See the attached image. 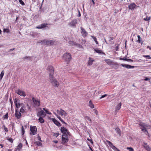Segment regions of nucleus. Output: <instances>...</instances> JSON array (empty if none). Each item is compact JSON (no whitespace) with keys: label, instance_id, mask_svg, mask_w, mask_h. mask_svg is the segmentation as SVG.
Masks as SVG:
<instances>
[{"label":"nucleus","instance_id":"4d7b16f0","mask_svg":"<svg viewBox=\"0 0 151 151\" xmlns=\"http://www.w3.org/2000/svg\"><path fill=\"white\" fill-rule=\"evenodd\" d=\"M59 134H60L59 133H54V135L56 136V137H57Z\"/></svg>","mask_w":151,"mask_h":151},{"label":"nucleus","instance_id":"2f4dec72","mask_svg":"<svg viewBox=\"0 0 151 151\" xmlns=\"http://www.w3.org/2000/svg\"><path fill=\"white\" fill-rule=\"evenodd\" d=\"M4 70H3L1 71V73L0 74V80H1L2 79L4 75Z\"/></svg>","mask_w":151,"mask_h":151},{"label":"nucleus","instance_id":"e2e57ef3","mask_svg":"<svg viewBox=\"0 0 151 151\" xmlns=\"http://www.w3.org/2000/svg\"><path fill=\"white\" fill-rule=\"evenodd\" d=\"M22 135H23L24 134V133L25 132L24 130H22Z\"/></svg>","mask_w":151,"mask_h":151},{"label":"nucleus","instance_id":"603ef678","mask_svg":"<svg viewBox=\"0 0 151 151\" xmlns=\"http://www.w3.org/2000/svg\"><path fill=\"white\" fill-rule=\"evenodd\" d=\"M107 96V94H104V95H103L101 96V97H100V99H101L102 98H104L106 97V96Z\"/></svg>","mask_w":151,"mask_h":151},{"label":"nucleus","instance_id":"393cba45","mask_svg":"<svg viewBox=\"0 0 151 151\" xmlns=\"http://www.w3.org/2000/svg\"><path fill=\"white\" fill-rule=\"evenodd\" d=\"M144 147H145V149L148 151H150L151 149L149 146L147 145V143H144Z\"/></svg>","mask_w":151,"mask_h":151},{"label":"nucleus","instance_id":"c756f323","mask_svg":"<svg viewBox=\"0 0 151 151\" xmlns=\"http://www.w3.org/2000/svg\"><path fill=\"white\" fill-rule=\"evenodd\" d=\"M22 144L21 143H19L17 146V150H20L22 148Z\"/></svg>","mask_w":151,"mask_h":151},{"label":"nucleus","instance_id":"052dcab7","mask_svg":"<svg viewBox=\"0 0 151 151\" xmlns=\"http://www.w3.org/2000/svg\"><path fill=\"white\" fill-rule=\"evenodd\" d=\"M126 58H120V60H123L124 61H126Z\"/></svg>","mask_w":151,"mask_h":151},{"label":"nucleus","instance_id":"79ce46f5","mask_svg":"<svg viewBox=\"0 0 151 151\" xmlns=\"http://www.w3.org/2000/svg\"><path fill=\"white\" fill-rule=\"evenodd\" d=\"M3 127L4 128V130L6 132H7L8 131V129L4 125H3Z\"/></svg>","mask_w":151,"mask_h":151},{"label":"nucleus","instance_id":"412c9836","mask_svg":"<svg viewBox=\"0 0 151 151\" xmlns=\"http://www.w3.org/2000/svg\"><path fill=\"white\" fill-rule=\"evenodd\" d=\"M94 61V60L90 57L89 58V60L88 61V65L89 66L91 65L92 64L93 62Z\"/></svg>","mask_w":151,"mask_h":151},{"label":"nucleus","instance_id":"f257e3e1","mask_svg":"<svg viewBox=\"0 0 151 151\" xmlns=\"http://www.w3.org/2000/svg\"><path fill=\"white\" fill-rule=\"evenodd\" d=\"M139 125L141 127L140 128L142 130L143 132H146L147 133H148L146 129H149L151 128V126L150 125L147 124L142 122H140Z\"/></svg>","mask_w":151,"mask_h":151},{"label":"nucleus","instance_id":"ddd939ff","mask_svg":"<svg viewBox=\"0 0 151 151\" xmlns=\"http://www.w3.org/2000/svg\"><path fill=\"white\" fill-rule=\"evenodd\" d=\"M32 100L34 104L37 106H39L40 105V101L38 99H35L34 98H32Z\"/></svg>","mask_w":151,"mask_h":151},{"label":"nucleus","instance_id":"49530a36","mask_svg":"<svg viewBox=\"0 0 151 151\" xmlns=\"http://www.w3.org/2000/svg\"><path fill=\"white\" fill-rule=\"evenodd\" d=\"M125 61H127V62H133V60H131V59H130L126 58V60Z\"/></svg>","mask_w":151,"mask_h":151},{"label":"nucleus","instance_id":"a19ab883","mask_svg":"<svg viewBox=\"0 0 151 151\" xmlns=\"http://www.w3.org/2000/svg\"><path fill=\"white\" fill-rule=\"evenodd\" d=\"M17 107H16L17 108H18L21 106H22V105H23V104L22 103L20 104L19 103H17Z\"/></svg>","mask_w":151,"mask_h":151},{"label":"nucleus","instance_id":"f3484780","mask_svg":"<svg viewBox=\"0 0 151 151\" xmlns=\"http://www.w3.org/2000/svg\"><path fill=\"white\" fill-rule=\"evenodd\" d=\"M47 25L48 24H47L43 23L37 27L36 28L37 29L43 28L46 27Z\"/></svg>","mask_w":151,"mask_h":151},{"label":"nucleus","instance_id":"774afa93","mask_svg":"<svg viewBox=\"0 0 151 151\" xmlns=\"http://www.w3.org/2000/svg\"><path fill=\"white\" fill-rule=\"evenodd\" d=\"M118 49V46H117L116 47V50H117Z\"/></svg>","mask_w":151,"mask_h":151},{"label":"nucleus","instance_id":"0eeeda50","mask_svg":"<svg viewBox=\"0 0 151 151\" xmlns=\"http://www.w3.org/2000/svg\"><path fill=\"white\" fill-rule=\"evenodd\" d=\"M30 131L31 132L33 135H35L37 133V129L36 126H30Z\"/></svg>","mask_w":151,"mask_h":151},{"label":"nucleus","instance_id":"20e7f679","mask_svg":"<svg viewBox=\"0 0 151 151\" xmlns=\"http://www.w3.org/2000/svg\"><path fill=\"white\" fill-rule=\"evenodd\" d=\"M57 113L62 116L63 118L65 119L67 115V113L65 111L61 109L60 110H57Z\"/></svg>","mask_w":151,"mask_h":151},{"label":"nucleus","instance_id":"2eb2a0df","mask_svg":"<svg viewBox=\"0 0 151 151\" xmlns=\"http://www.w3.org/2000/svg\"><path fill=\"white\" fill-rule=\"evenodd\" d=\"M121 65L122 67H125L127 69L133 68H134L135 66H132L130 65L127 64H121Z\"/></svg>","mask_w":151,"mask_h":151},{"label":"nucleus","instance_id":"6e6552de","mask_svg":"<svg viewBox=\"0 0 151 151\" xmlns=\"http://www.w3.org/2000/svg\"><path fill=\"white\" fill-rule=\"evenodd\" d=\"M15 93L20 95V96L24 97L26 96V94L25 93L24 91L18 90L15 91Z\"/></svg>","mask_w":151,"mask_h":151},{"label":"nucleus","instance_id":"37998d69","mask_svg":"<svg viewBox=\"0 0 151 151\" xmlns=\"http://www.w3.org/2000/svg\"><path fill=\"white\" fill-rule=\"evenodd\" d=\"M127 150H129V151H134V149L131 147H127Z\"/></svg>","mask_w":151,"mask_h":151},{"label":"nucleus","instance_id":"c03bdc74","mask_svg":"<svg viewBox=\"0 0 151 151\" xmlns=\"http://www.w3.org/2000/svg\"><path fill=\"white\" fill-rule=\"evenodd\" d=\"M143 57H145L147 59H151V57L150 56L147 55H143Z\"/></svg>","mask_w":151,"mask_h":151},{"label":"nucleus","instance_id":"3c124183","mask_svg":"<svg viewBox=\"0 0 151 151\" xmlns=\"http://www.w3.org/2000/svg\"><path fill=\"white\" fill-rule=\"evenodd\" d=\"M113 65H114L115 66V67H118V66H119L118 64L116 63L113 62Z\"/></svg>","mask_w":151,"mask_h":151},{"label":"nucleus","instance_id":"864d4df0","mask_svg":"<svg viewBox=\"0 0 151 151\" xmlns=\"http://www.w3.org/2000/svg\"><path fill=\"white\" fill-rule=\"evenodd\" d=\"M69 43L71 45H73L74 44V42L73 41H70L69 42Z\"/></svg>","mask_w":151,"mask_h":151},{"label":"nucleus","instance_id":"39448f33","mask_svg":"<svg viewBox=\"0 0 151 151\" xmlns=\"http://www.w3.org/2000/svg\"><path fill=\"white\" fill-rule=\"evenodd\" d=\"M77 23V20L76 19H73L68 24L71 27H75Z\"/></svg>","mask_w":151,"mask_h":151},{"label":"nucleus","instance_id":"7ed1b4c3","mask_svg":"<svg viewBox=\"0 0 151 151\" xmlns=\"http://www.w3.org/2000/svg\"><path fill=\"white\" fill-rule=\"evenodd\" d=\"M41 42L43 45H49L53 44L54 41L51 40H44L42 41Z\"/></svg>","mask_w":151,"mask_h":151},{"label":"nucleus","instance_id":"aec40b11","mask_svg":"<svg viewBox=\"0 0 151 151\" xmlns=\"http://www.w3.org/2000/svg\"><path fill=\"white\" fill-rule=\"evenodd\" d=\"M105 61L109 65H111L113 64V62L110 59H105Z\"/></svg>","mask_w":151,"mask_h":151},{"label":"nucleus","instance_id":"680f3d73","mask_svg":"<svg viewBox=\"0 0 151 151\" xmlns=\"http://www.w3.org/2000/svg\"><path fill=\"white\" fill-rule=\"evenodd\" d=\"M9 100H10V102L11 103V105L12 106V104H13V102H12V99H10Z\"/></svg>","mask_w":151,"mask_h":151},{"label":"nucleus","instance_id":"bb28decb","mask_svg":"<svg viewBox=\"0 0 151 151\" xmlns=\"http://www.w3.org/2000/svg\"><path fill=\"white\" fill-rule=\"evenodd\" d=\"M95 51L97 53H98L99 54H103L104 53L102 51V50H99L98 48H96L94 49Z\"/></svg>","mask_w":151,"mask_h":151},{"label":"nucleus","instance_id":"f704fd0d","mask_svg":"<svg viewBox=\"0 0 151 151\" xmlns=\"http://www.w3.org/2000/svg\"><path fill=\"white\" fill-rule=\"evenodd\" d=\"M91 37L93 38V40L95 41L96 43L97 44H98V42L97 41V39H96V38L94 36H91Z\"/></svg>","mask_w":151,"mask_h":151},{"label":"nucleus","instance_id":"ea45409f","mask_svg":"<svg viewBox=\"0 0 151 151\" xmlns=\"http://www.w3.org/2000/svg\"><path fill=\"white\" fill-rule=\"evenodd\" d=\"M138 37V40L137 41V42H138L139 43L141 41V37L139 35L137 36Z\"/></svg>","mask_w":151,"mask_h":151},{"label":"nucleus","instance_id":"5fc2aeb1","mask_svg":"<svg viewBox=\"0 0 151 151\" xmlns=\"http://www.w3.org/2000/svg\"><path fill=\"white\" fill-rule=\"evenodd\" d=\"M45 111L48 114H51V112H49V111H48L47 109H46L45 110Z\"/></svg>","mask_w":151,"mask_h":151},{"label":"nucleus","instance_id":"72a5a7b5","mask_svg":"<svg viewBox=\"0 0 151 151\" xmlns=\"http://www.w3.org/2000/svg\"><path fill=\"white\" fill-rule=\"evenodd\" d=\"M32 59V57L30 56H26L23 58V59H28L29 60H31Z\"/></svg>","mask_w":151,"mask_h":151},{"label":"nucleus","instance_id":"b1692460","mask_svg":"<svg viewBox=\"0 0 151 151\" xmlns=\"http://www.w3.org/2000/svg\"><path fill=\"white\" fill-rule=\"evenodd\" d=\"M54 114L57 117V118L59 119L61 121V122L63 123H64V124H66V123L64 122V120L62 119V118H61V117L60 116H59V115H57L55 113V112H54Z\"/></svg>","mask_w":151,"mask_h":151},{"label":"nucleus","instance_id":"f03ea898","mask_svg":"<svg viewBox=\"0 0 151 151\" xmlns=\"http://www.w3.org/2000/svg\"><path fill=\"white\" fill-rule=\"evenodd\" d=\"M63 59L67 64L69 63L72 59L71 56L69 53H65L63 56Z\"/></svg>","mask_w":151,"mask_h":151},{"label":"nucleus","instance_id":"09e8293b","mask_svg":"<svg viewBox=\"0 0 151 151\" xmlns=\"http://www.w3.org/2000/svg\"><path fill=\"white\" fill-rule=\"evenodd\" d=\"M150 19V17H147L146 18H144V19L146 21H149Z\"/></svg>","mask_w":151,"mask_h":151},{"label":"nucleus","instance_id":"9d476101","mask_svg":"<svg viewBox=\"0 0 151 151\" xmlns=\"http://www.w3.org/2000/svg\"><path fill=\"white\" fill-rule=\"evenodd\" d=\"M47 70H48L49 74H54V70L52 66L51 65H49L48 66Z\"/></svg>","mask_w":151,"mask_h":151},{"label":"nucleus","instance_id":"f8f14e48","mask_svg":"<svg viewBox=\"0 0 151 151\" xmlns=\"http://www.w3.org/2000/svg\"><path fill=\"white\" fill-rule=\"evenodd\" d=\"M14 115L18 119H19L22 116L21 112L18 109H16Z\"/></svg>","mask_w":151,"mask_h":151},{"label":"nucleus","instance_id":"13d9d810","mask_svg":"<svg viewBox=\"0 0 151 151\" xmlns=\"http://www.w3.org/2000/svg\"><path fill=\"white\" fill-rule=\"evenodd\" d=\"M22 108H23L24 109H25V110H26V106L24 105L23 104V105H22V107H21Z\"/></svg>","mask_w":151,"mask_h":151},{"label":"nucleus","instance_id":"9b49d317","mask_svg":"<svg viewBox=\"0 0 151 151\" xmlns=\"http://www.w3.org/2000/svg\"><path fill=\"white\" fill-rule=\"evenodd\" d=\"M81 33L83 37H86L88 35L87 32L82 27H81Z\"/></svg>","mask_w":151,"mask_h":151},{"label":"nucleus","instance_id":"1a4fd4ad","mask_svg":"<svg viewBox=\"0 0 151 151\" xmlns=\"http://www.w3.org/2000/svg\"><path fill=\"white\" fill-rule=\"evenodd\" d=\"M107 142H108V144L109 145V146L115 151H120V150L116 147L114 146L112 144L110 141H107Z\"/></svg>","mask_w":151,"mask_h":151},{"label":"nucleus","instance_id":"338daca9","mask_svg":"<svg viewBox=\"0 0 151 151\" xmlns=\"http://www.w3.org/2000/svg\"><path fill=\"white\" fill-rule=\"evenodd\" d=\"M147 48H148L149 49H150V50H151V47H150L149 46H148L147 47Z\"/></svg>","mask_w":151,"mask_h":151},{"label":"nucleus","instance_id":"a878e982","mask_svg":"<svg viewBox=\"0 0 151 151\" xmlns=\"http://www.w3.org/2000/svg\"><path fill=\"white\" fill-rule=\"evenodd\" d=\"M44 113L45 112L41 110L37 113V116H41L44 115Z\"/></svg>","mask_w":151,"mask_h":151},{"label":"nucleus","instance_id":"bf43d9fd","mask_svg":"<svg viewBox=\"0 0 151 151\" xmlns=\"http://www.w3.org/2000/svg\"><path fill=\"white\" fill-rule=\"evenodd\" d=\"M8 140L11 142H13V140L11 138H9L8 139Z\"/></svg>","mask_w":151,"mask_h":151},{"label":"nucleus","instance_id":"a18cd8bd","mask_svg":"<svg viewBox=\"0 0 151 151\" xmlns=\"http://www.w3.org/2000/svg\"><path fill=\"white\" fill-rule=\"evenodd\" d=\"M19 2L20 4H21L22 5H24V3L23 2V1L22 0H19Z\"/></svg>","mask_w":151,"mask_h":151},{"label":"nucleus","instance_id":"a211bd4d","mask_svg":"<svg viewBox=\"0 0 151 151\" xmlns=\"http://www.w3.org/2000/svg\"><path fill=\"white\" fill-rule=\"evenodd\" d=\"M136 6V5L134 3H131L129 6L128 7L129 9L132 10L134 9Z\"/></svg>","mask_w":151,"mask_h":151},{"label":"nucleus","instance_id":"6e6d98bb","mask_svg":"<svg viewBox=\"0 0 151 151\" xmlns=\"http://www.w3.org/2000/svg\"><path fill=\"white\" fill-rule=\"evenodd\" d=\"M150 78H145L144 79V80L145 81H147L150 80Z\"/></svg>","mask_w":151,"mask_h":151},{"label":"nucleus","instance_id":"dca6fc26","mask_svg":"<svg viewBox=\"0 0 151 151\" xmlns=\"http://www.w3.org/2000/svg\"><path fill=\"white\" fill-rule=\"evenodd\" d=\"M53 85L57 87H58L59 85V83L57 80L55 79V80L51 82Z\"/></svg>","mask_w":151,"mask_h":151},{"label":"nucleus","instance_id":"69168bd1","mask_svg":"<svg viewBox=\"0 0 151 151\" xmlns=\"http://www.w3.org/2000/svg\"><path fill=\"white\" fill-rule=\"evenodd\" d=\"M38 140H39L41 141V138L40 137H38Z\"/></svg>","mask_w":151,"mask_h":151},{"label":"nucleus","instance_id":"8fccbe9b","mask_svg":"<svg viewBox=\"0 0 151 151\" xmlns=\"http://www.w3.org/2000/svg\"><path fill=\"white\" fill-rule=\"evenodd\" d=\"M93 111L96 114V115H98V112L96 109H93Z\"/></svg>","mask_w":151,"mask_h":151},{"label":"nucleus","instance_id":"5701e85b","mask_svg":"<svg viewBox=\"0 0 151 151\" xmlns=\"http://www.w3.org/2000/svg\"><path fill=\"white\" fill-rule=\"evenodd\" d=\"M122 105L121 103H119L116 106L115 111L116 112L118 111L121 108V106Z\"/></svg>","mask_w":151,"mask_h":151},{"label":"nucleus","instance_id":"6ab92c4d","mask_svg":"<svg viewBox=\"0 0 151 151\" xmlns=\"http://www.w3.org/2000/svg\"><path fill=\"white\" fill-rule=\"evenodd\" d=\"M53 75V74H49V79L50 83L56 79V78L54 77Z\"/></svg>","mask_w":151,"mask_h":151},{"label":"nucleus","instance_id":"4c0bfd02","mask_svg":"<svg viewBox=\"0 0 151 151\" xmlns=\"http://www.w3.org/2000/svg\"><path fill=\"white\" fill-rule=\"evenodd\" d=\"M20 112L23 113H24L26 112V110H25V109H24L23 108L21 107L20 109Z\"/></svg>","mask_w":151,"mask_h":151},{"label":"nucleus","instance_id":"0e129e2a","mask_svg":"<svg viewBox=\"0 0 151 151\" xmlns=\"http://www.w3.org/2000/svg\"><path fill=\"white\" fill-rule=\"evenodd\" d=\"M92 1L93 5L95 4V2H94V0H92Z\"/></svg>","mask_w":151,"mask_h":151},{"label":"nucleus","instance_id":"e433bc0d","mask_svg":"<svg viewBox=\"0 0 151 151\" xmlns=\"http://www.w3.org/2000/svg\"><path fill=\"white\" fill-rule=\"evenodd\" d=\"M18 99L15 98L14 99V103L15 104L16 107H17V104L18 103Z\"/></svg>","mask_w":151,"mask_h":151},{"label":"nucleus","instance_id":"423d86ee","mask_svg":"<svg viewBox=\"0 0 151 151\" xmlns=\"http://www.w3.org/2000/svg\"><path fill=\"white\" fill-rule=\"evenodd\" d=\"M60 130L63 133V135H69V132L68 130L64 127H62L60 128Z\"/></svg>","mask_w":151,"mask_h":151},{"label":"nucleus","instance_id":"4be33fe9","mask_svg":"<svg viewBox=\"0 0 151 151\" xmlns=\"http://www.w3.org/2000/svg\"><path fill=\"white\" fill-rule=\"evenodd\" d=\"M51 120L57 126H59L60 124V123L54 118H52Z\"/></svg>","mask_w":151,"mask_h":151},{"label":"nucleus","instance_id":"cd10ccee","mask_svg":"<svg viewBox=\"0 0 151 151\" xmlns=\"http://www.w3.org/2000/svg\"><path fill=\"white\" fill-rule=\"evenodd\" d=\"M89 106L91 108H94V105L92 103L91 101L90 100L89 102Z\"/></svg>","mask_w":151,"mask_h":151},{"label":"nucleus","instance_id":"c9c22d12","mask_svg":"<svg viewBox=\"0 0 151 151\" xmlns=\"http://www.w3.org/2000/svg\"><path fill=\"white\" fill-rule=\"evenodd\" d=\"M3 32H6L7 33H9V31L8 29H4L3 30Z\"/></svg>","mask_w":151,"mask_h":151},{"label":"nucleus","instance_id":"473e14b6","mask_svg":"<svg viewBox=\"0 0 151 151\" xmlns=\"http://www.w3.org/2000/svg\"><path fill=\"white\" fill-rule=\"evenodd\" d=\"M85 119L86 120H88V121H90L91 122V119L88 116H85Z\"/></svg>","mask_w":151,"mask_h":151},{"label":"nucleus","instance_id":"58836bf2","mask_svg":"<svg viewBox=\"0 0 151 151\" xmlns=\"http://www.w3.org/2000/svg\"><path fill=\"white\" fill-rule=\"evenodd\" d=\"M35 144L38 146H41L42 145V143L40 142H36Z\"/></svg>","mask_w":151,"mask_h":151},{"label":"nucleus","instance_id":"de8ad7c7","mask_svg":"<svg viewBox=\"0 0 151 151\" xmlns=\"http://www.w3.org/2000/svg\"><path fill=\"white\" fill-rule=\"evenodd\" d=\"M8 113H6V114L4 116V117H3L5 119H8Z\"/></svg>","mask_w":151,"mask_h":151},{"label":"nucleus","instance_id":"4468645a","mask_svg":"<svg viewBox=\"0 0 151 151\" xmlns=\"http://www.w3.org/2000/svg\"><path fill=\"white\" fill-rule=\"evenodd\" d=\"M62 142L64 143L67 142L68 140L67 135H62Z\"/></svg>","mask_w":151,"mask_h":151},{"label":"nucleus","instance_id":"7c9ffc66","mask_svg":"<svg viewBox=\"0 0 151 151\" xmlns=\"http://www.w3.org/2000/svg\"><path fill=\"white\" fill-rule=\"evenodd\" d=\"M115 131L120 136L121 134V131L120 129L118 128H116L115 129Z\"/></svg>","mask_w":151,"mask_h":151},{"label":"nucleus","instance_id":"c85d7f7f","mask_svg":"<svg viewBox=\"0 0 151 151\" xmlns=\"http://www.w3.org/2000/svg\"><path fill=\"white\" fill-rule=\"evenodd\" d=\"M39 122L41 123H43L44 122V119L42 117L40 116L39 119Z\"/></svg>","mask_w":151,"mask_h":151}]
</instances>
